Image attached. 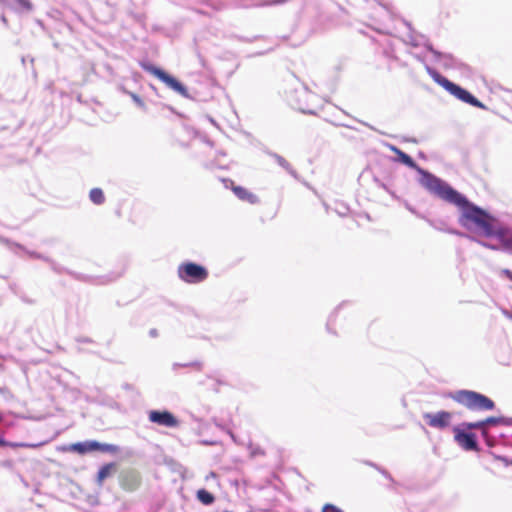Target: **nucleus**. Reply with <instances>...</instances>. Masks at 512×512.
Listing matches in <instances>:
<instances>
[{"label":"nucleus","mask_w":512,"mask_h":512,"mask_svg":"<svg viewBox=\"0 0 512 512\" xmlns=\"http://www.w3.org/2000/svg\"><path fill=\"white\" fill-rule=\"evenodd\" d=\"M434 196L455 205L459 209L458 223L470 233L503 240L505 228L486 209L478 206L448 182L439 188Z\"/></svg>","instance_id":"1"},{"label":"nucleus","mask_w":512,"mask_h":512,"mask_svg":"<svg viewBox=\"0 0 512 512\" xmlns=\"http://www.w3.org/2000/svg\"><path fill=\"white\" fill-rule=\"evenodd\" d=\"M0 243L6 245L11 251H13L15 254H18L17 250H21L25 252L30 258L42 260L50 265V268L52 271H54L56 274H67L70 277H72L74 280L91 284V285H105L111 282L116 281L118 278L121 277V273L111 272L105 275H99V276H93L88 274L79 273L73 270H70L59 263H57L55 260L50 258L49 256H46L42 253H39L37 251H32L24 247L20 243H16L8 238H5L0 235Z\"/></svg>","instance_id":"2"},{"label":"nucleus","mask_w":512,"mask_h":512,"mask_svg":"<svg viewBox=\"0 0 512 512\" xmlns=\"http://www.w3.org/2000/svg\"><path fill=\"white\" fill-rule=\"evenodd\" d=\"M425 70L428 73V75L434 80V82L440 85L450 95L454 96L459 101L466 103L472 107H476L482 110H488V107L483 102H481L475 95H473L469 90L449 80L447 77L443 76L432 66L425 65Z\"/></svg>","instance_id":"3"},{"label":"nucleus","mask_w":512,"mask_h":512,"mask_svg":"<svg viewBox=\"0 0 512 512\" xmlns=\"http://www.w3.org/2000/svg\"><path fill=\"white\" fill-rule=\"evenodd\" d=\"M449 397L470 411H491L495 409V402L491 398L474 390H458L449 393Z\"/></svg>","instance_id":"4"},{"label":"nucleus","mask_w":512,"mask_h":512,"mask_svg":"<svg viewBox=\"0 0 512 512\" xmlns=\"http://www.w3.org/2000/svg\"><path fill=\"white\" fill-rule=\"evenodd\" d=\"M395 161L415 170L420 175L419 184L433 195L445 183V180L420 167L409 154L402 150L396 155Z\"/></svg>","instance_id":"5"},{"label":"nucleus","mask_w":512,"mask_h":512,"mask_svg":"<svg viewBox=\"0 0 512 512\" xmlns=\"http://www.w3.org/2000/svg\"><path fill=\"white\" fill-rule=\"evenodd\" d=\"M289 105L299 112L308 115H316L318 109V97L306 86L301 85L287 93Z\"/></svg>","instance_id":"6"},{"label":"nucleus","mask_w":512,"mask_h":512,"mask_svg":"<svg viewBox=\"0 0 512 512\" xmlns=\"http://www.w3.org/2000/svg\"><path fill=\"white\" fill-rule=\"evenodd\" d=\"M139 65L144 71L158 78L161 82H163L168 88H170L174 92L178 93L184 98H191L188 88L175 76L169 74L164 69L152 64L147 60L140 61Z\"/></svg>","instance_id":"7"},{"label":"nucleus","mask_w":512,"mask_h":512,"mask_svg":"<svg viewBox=\"0 0 512 512\" xmlns=\"http://www.w3.org/2000/svg\"><path fill=\"white\" fill-rule=\"evenodd\" d=\"M23 128V119H18L13 115L0 118V138L8 141L9 145L17 144L24 139L22 135Z\"/></svg>","instance_id":"8"},{"label":"nucleus","mask_w":512,"mask_h":512,"mask_svg":"<svg viewBox=\"0 0 512 512\" xmlns=\"http://www.w3.org/2000/svg\"><path fill=\"white\" fill-rule=\"evenodd\" d=\"M177 274L183 282L189 284L201 283L209 276V272L205 266L192 261L181 263L178 266Z\"/></svg>","instance_id":"9"},{"label":"nucleus","mask_w":512,"mask_h":512,"mask_svg":"<svg viewBox=\"0 0 512 512\" xmlns=\"http://www.w3.org/2000/svg\"><path fill=\"white\" fill-rule=\"evenodd\" d=\"M119 486L128 493L137 491L142 484V475L135 468H123L118 474Z\"/></svg>","instance_id":"10"},{"label":"nucleus","mask_w":512,"mask_h":512,"mask_svg":"<svg viewBox=\"0 0 512 512\" xmlns=\"http://www.w3.org/2000/svg\"><path fill=\"white\" fill-rule=\"evenodd\" d=\"M454 441L465 451L478 452L480 450L477 434L467 431L461 426L453 427Z\"/></svg>","instance_id":"11"},{"label":"nucleus","mask_w":512,"mask_h":512,"mask_svg":"<svg viewBox=\"0 0 512 512\" xmlns=\"http://www.w3.org/2000/svg\"><path fill=\"white\" fill-rule=\"evenodd\" d=\"M148 420L159 426L166 428H176L179 426V419L167 409H153L148 411Z\"/></svg>","instance_id":"12"},{"label":"nucleus","mask_w":512,"mask_h":512,"mask_svg":"<svg viewBox=\"0 0 512 512\" xmlns=\"http://www.w3.org/2000/svg\"><path fill=\"white\" fill-rule=\"evenodd\" d=\"M423 419L427 425L438 430L447 429L452 421V413L446 410H440L436 413L426 412Z\"/></svg>","instance_id":"13"},{"label":"nucleus","mask_w":512,"mask_h":512,"mask_svg":"<svg viewBox=\"0 0 512 512\" xmlns=\"http://www.w3.org/2000/svg\"><path fill=\"white\" fill-rule=\"evenodd\" d=\"M290 0H229L230 6L235 9L262 8L284 5Z\"/></svg>","instance_id":"14"},{"label":"nucleus","mask_w":512,"mask_h":512,"mask_svg":"<svg viewBox=\"0 0 512 512\" xmlns=\"http://www.w3.org/2000/svg\"><path fill=\"white\" fill-rule=\"evenodd\" d=\"M423 47L429 51L436 62H439L446 69H454L458 67V60L450 53H444L434 48L429 40H426Z\"/></svg>","instance_id":"15"},{"label":"nucleus","mask_w":512,"mask_h":512,"mask_svg":"<svg viewBox=\"0 0 512 512\" xmlns=\"http://www.w3.org/2000/svg\"><path fill=\"white\" fill-rule=\"evenodd\" d=\"M223 182L225 183L226 187H228V184L231 185V189H232L233 193L241 201L248 202L250 204H259L260 203V199L256 194L248 191L246 188H244L242 186L235 185L231 179H223Z\"/></svg>","instance_id":"16"},{"label":"nucleus","mask_w":512,"mask_h":512,"mask_svg":"<svg viewBox=\"0 0 512 512\" xmlns=\"http://www.w3.org/2000/svg\"><path fill=\"white\" fill-rule=\"evenodd\" d=\"M117 470V464L115 462H109L103 464L97 471L95 482L98 486H102L104 481L111 477Z\"/></svg>","instance_id":"17"},{"label":"nucleus","mask_w":512,"mask_h":512,"mask_svg":"<svg viewBox=\"0 0 512 512\" xmlns=\"http://www.w3.org/2000/svg\"><path fill=\"white\" fill-rule=\"evenodd\" d=\"M69 450L79 455L96 452V440H86L70 445Z\"/></svg>","instance_id":"18"},{"label":"nucleus","mask_w":512,"mask_h":512,"mask_svg":"<svg viewBox=\"0 0 512 512\" xmlns=\"http://www.w3.org/2000/svg\"><path fill=\"white\" fill-rule=\"evenodd\" d=\"M267 154L272 157L279 166L285 169L292 177L298 179V174L296 170L291 166V164L281 155L276 152L268 151Z\"/></svg>","instance_id":"19"},{"label":"nucleus","mask_w":512,"mask_h":512,"mask_svg":"<svg viewBox=\"0 0 512 512\" xmlns=\"http://www.w3.org/2000/svg\"><path fill=\"white\" fill-rule=\"evenodd\" d=\"M196 499L200 503H202L203 505H206V506L212 505L216 500L214 494L205 488H201V489L197 490Z\"/></svg>","instance_id":"20"},{"label":"nucleus","mask_w":512,"mask_h":512,"mask_svg":"<svg viewBox=\"0 0 512 512\" xmlns=\"http://www.w3.org/2000/svg\"><path fill=\"white\" fill-rule=\"evenodd\" d=\"M34 6L30 0H15L13 11L16 13H28L33 10Z\"/></svg>","instance_id":"21"},{"label":"nucleus","mask_w":512,"mask_h":512,"mask_svg":"<svg viewBox=\"0 0 512 512\" xmlns=\"http://www.w3.org/2000/svg\"><path fill=\"white\" fill-rule=\"evenodd\" d=\"M120 451V447L115 444L101 443L96 440V452L116 454Z\"/></svg>","instance_id":"22"},{"label":"nucleus","mask_w":512,"mask_h":512,"mask_svg":"<svg viewBox=\"0 0 512 512\" xmlns=\"http://www.w3.org/2000/svg\"><path fill=\"white\" fill-rule=\"evenodd\" d=\"M89 199L96 205H102L105 202V195L101 188H93L89 192Z\"/></svg>","instance_id":"23"},{"label":"nucleus","mask_w":512,"mask_h":512,"mask_svg":"<svg viewBox=\"0 0 512 512\" xmlns=\"http://www.w3.org/2000/svg\"><path fill=\"white\" fill-rule=\"evenodd\" d=\"M481 437L485 444L490 448L495 447L498 444V438L491 434L488 429H482Z\"/></svg>","instance_id":"24"},{"label":"nucleus","mask_w":512,"mask_h":512,"mask_svg":"<svg viewBox=\"0 0 512 512\" xmlns=\"http://www.w3.org/2000/svg\"><path fill=\"white\" fill-rule=\"evenodd\" d=\"M347 304L346 301H343L341 304H339L335 309L334 311L330 314L328 320H327V323H326V329L329 333H332V334H336L335 331L332 330V326L334 325V322H335V319H336V315L339 311V309H341L343 306H345Z\"/></svg>","instance_id":"25"},{"label":"nucleus","mask_w":512,"mask_h":512,"mask_svg":"<svg viewBox=\"0 0 512 512\" xmlns=\"http://www.w3.org/2000/svg\"><path fill=\"white\" fill-rule=\"evenodd\" d=\"M180 367H183V368H185V367H192V368H195L198 371H201L202 368H203V363L201 361H198V360L187 362V363L175 362L172 365V370L176 371Z\"/></svg>","instance_id":"26"},{"label":"nucleus","mask_w":512,"mask_h":512,"mask_svg":"<svg viewBox=\"0 0 512 512\" xmlns=\"http://www.w3.org/2000/svg\"><path fill=\"white\" fill-rule=\"evenodd\" d=\"M425 221L434 229H436L438 231H442V232H447L448 226L444 220H441V219L434 220V219H430V218L426 217Z\"/></svg>","instance_id":"27"},{"label":"nucleus","mask_w":512,"mask_h":512,"mask_svg":"<svg viewBox=\"0 0 512 512\" xmlns=\"http://www.w3.org/2000/svg\"><path fill=\"white\" fill-rule=\"evenodd\" d=\"M482 421H483L484 429H488V430L490 427L502 425L501 416H489V417L483 419Z\"/></svg>","instance_id":"28"},{"label":"nucleus","mask_w":512,"mask_h":512,"mask_svg":"<svg viewBox=\"0 0 512 512\" xmlns=\"http://www.w3.org/2000/svg\"><path fill=\"white\" fill-rule=\"evenodd\" d=\"M405 25L409 28V34H408V41H406V43L410 44L411 46L413 47H419V46H423V44L425 43L424 42H420L414 35H413V29H412V25L411 23L409 22H405Z\"/></svg>","instance_id":"29"},{"label":"nucleus","mask_w":512,"mask_h":512,"mask_svg":"<svg viewBox=\"0 0 512 512\" xmlns=\"http://www.w3.org/2000/svg\"><path fill=\"white\" fill-rule=\"evenodd\" d=\"M458 426H461L462 428H464L467 431L478 429L481 432L482 429H484L482 420L475 421V422H462Z\"/></svg>","instance_id":"30"},{"label":"nucleus","mask_w":512,"mask_h":512,"mask_svg":"<svg viewBox=\"0 0 512 512\" xmlns=\"http://www.w3.org/2000/svg\"><path fill=\"white\" fill-rule=\"evenodd\" d=\"M124 93H126L127 95H129L131 97V99L137 105V107H139L140 109H142L144 111L147 110L146 104L144 103V101L142 100V98L139 95H137L136 93L130 92V91H126V90H124Z\"/></svg>","instance_id":"31"},{"label":"nucleus","mask_w":512,"mask_h":512,"mask_svg":"<svg viewBox=\"0 0 512 512\" xmlns=\"http://www.w3.org/2000/svg\"><path fill=\"white\" fill-rule=\"evenodd\" d=\"M401 203L404 205V207L410 212L412 213L413 215H415L416 217L420 218V219H423L425 220L426 219V215L419 212L414 206H412L407 200H401Z\"/></svg>","instance_id":"32"},{"label":"nucleus","mask_w":512,"mask_h":512,"mask_svg":"<svg viewBox=\"0 0 512 512\" xmlns=\"http://www.w3.org/2000/svg\"><path fill=\"white\" fill-rule=\"evenodd\" d=\"M197 3L210 7L215 11H221L225 8L222 3H215L213 0H197Z\"/></svg>","instance_id":"33"},{"label":"nucleus","mask_w":512,"mask_h":512,"mask_svg":"<svg viewBox=\"0 0 512 512\" xmlns=\"http://www.w3.org/2000/svg\"><path fill=\"white\" fill-rule=\"evenodd\" d=\"M448 234H451V235H456V236H459V237H465L467 239H470V240H476V237L473 236V235H470V234H467L465 232H462V231H459L455 228H447V232Z\"/></svg>","instance_id":"34"},{"label":"nucleus","mask_w":512,"mask_h":512,"mask_svg":"<svg viewBox=\"0 0 512 512\" xmlns=\"http://www.w3.org/2000/svg\"><path fill=\"white\" fill-rule=\"evenodd\" d=\"M322 512H344V511L334 504L326 503L322 507Z\"/></svg>","instance_id":"35"},{"label":"nucleus","mask_w":512,"mask_h":512,"mask_svg":"<svg viewBox=\"0 0 512 512\" xmlns=\"http://www.w3.org/2000/svg\"><path fill=\"white\" fill-rule=\"evenodd\" d=\"M503 244V249L512 254V236L510 238H505L503 236V240H499Z\"/></svg>","instance_id":"36"},{"label":"nucleus","mask_w":512,"mask_h":512,"mask_svg":"<svg viewBox=\"0 0 512 512\" xmlns=\"http://www.w3.org/2000/svg\"><path fill=\"white\" fill-rule=\"evenodd\" d=\"M4 447H11V448L35 447V445L24 443V442H10V441H7V444H4Z\"/></svg>","instance_id":"37"},{"label":"nucleus","mask_w":512,"mask_h":512,"mask_svg":"<svg viewBox=\"0 0 512 512\" xmlns=\"http://www.w3.org/2000/svg\"><path fill=\"white\" fill-rule=\"evenodd\" d=\"M490 454L496 459V460H499L501 462H503L506 466L508 465H512V459L508 458L507 456H503V455H498V454H495L494 452H490Z\"/></svg>","instance_id":"38"},{"label":"nucleus","mask_w":512,"mask_h":512,"mask_svg":"<svg viewBox=\"0 0 512 512\" xmlns=\"http://www.w3.org/2000/svg\"><path fill=\"white\" fill-rule=\"evenodd\" d=\"M496 437L498 438V443H503L505 446L512 447V441L509 439V437L506 434L500 433Z\"/></svg>","instance_id":"39"},{"label":"nucleus","mask_w":512,"mask_h":512,"mask_svg":"<svg viewBox=\"0 0 512 512\" xmlns=\"http://www.w3.org/2000/svg\"><path fill=\"white\" fill-rule=\"evenodd\" d=\"M260 37L261 36H253L252 38H249V37L240 36V35L234 36V38L237 39L238 41L246 42V43L254 42L255 40L259 39Z\"/></svg>","instance_id":"40"},{"label":"nucleus","mask_w":512,"mask_h":512,"mask_svg":"<svg viewBox=\"0 0 512 512\" xmlns=\"http://www.w3.org/2000/svg\"><path fill=\"white\" fill-rule=\"evenodd\" d=\"M474 241H475L476 243H478L479 245H481V246H483V247H486V248H488V249H491V250H497V249H498V247H497L496 245L491 244V243H489V242H486V241H484V240H481V239H477V238H476V240H474Z\"/></svg>","instance_id":"41"},{"label":"nucleus","mask_w":512,"mask_h":512,"mask_svg":"<svg viewBox=\"0 0 512 512\" xmlns=\"http://www.w3.org/2000/svg\"><path fill=\"white\" fill-rule=\"evenodd\" d=\"M377 471L380 474H382L386 479H388L390 482H392V483L395 482V480L392 477V475L390 474V472L388 470H386L385 468H383L382 466H380V468Z\"/></svg>","instance_id":"42"},{"label":"nucleus","mask_w":512,"mask_h":512,"mask_svg":"<svg viewBox=\"0 0 512 512\" xmlns=\"http://www.w3.org/2000/svg\"><path fill=\"white\" fill-rule=\"evenodd\" d=\"M373 181L379 188H382L386 192L389 191V187L387 186V184L380 180L378 177L374 176Z\"/></svg>","instance_id":"43"},{"label":"nucleus","mask_w":512,"mask_h":512,"mask_svg":"<svg viewBox=\"0 0 512 512\" xmlns=\"http://www.w3.org/2000/svg\"><path fill=\"white\" fill-rule=\"evenodd\" d=\"M410 54L420 63L424 64L425 65H428L426 63V60H425V56L423 54H420V53H412L410 52Z\"/></svg>","instance_id":"44"},{"label":"nucleus","mask_w":512,"mask_h":512,"mask_svg":"<svg viewBox=\"0 0 512 512\" xmlns=\"http://www.w3.org/2000/svg\"><path fill=\"white\" fill-rule=\"evenodd\" d=\"M75 340L78 343H94L93 339H91L89 337H85V336L76 337Z\"/></svg>","instance_id":"45"},{"label":"nucleus","mask_w":512,"mask_h":512,"mask_svg":"<svg viewBox=\"0 0 512 512\" xmlns=\"http://www.w3.org/2000/svg\"><path fill=\"white\" fill-rule=\"evenodd\" d=\"M14 1L15 0H0V5L4 6V7H7L9 9H13V5H14Z\"/></svg>","instance_id":"46"},{"label":"nucleus","mask_w":512,"mask_h":512,"mask_svg":"<svg viewBox=\"0 0 512 512\" xmlns=\"http://www.w3.org/2000/svg\"><path fill=\"white\" fill-rule=\"evenodd\" d=\"M503 426H512V417L501 415Z\"/></svg>","instance_id":"47"},{"label":"nucleus","mask_w":512,"mask_h":512,"mask_svg":"<svg viewBox=\"0 0 512 512\" xmlns=\"http://www.w3.org/2000/svg\"><path fill=\"white\" fill-rule=\"evenodd\" d=\"M501 275L508 278L510 281H512V271L508 268H504L501 270Z\"/></svg>","instance_id":"48"},{"label":"nucleus","mask_w":512,"mask_h":512,"mask_svg":"<svg viewBox=\"0 0 512 512\" xmlns=\"http://www.w3.org/2000/svg\"><path fill=\"white\" fill-rule=\"evenodd\" d=\"M386 146L389 148L390 151H392L395 155H397L399 153V151H401L400 148H398L397 146L393 145V144H386Z\"/></svg>","instance_id":"49"},{"label":"nucleus","mask_w":512,"mask_h":512,"mask_svg":"<svg viewBox=\"0 0 512 512\" xmlns=\"http://www.w3.org/2000/svg\"><path fill=\"white\" fill-rule=\"evenodd\" d=\"M9 289L11 290L12 293H14L15 295H19V291H18V286L16 283H10L9 284Z\"/></svg>","instance_id":"50"},{"label":"nucleus","mask_w":512,"mask_h":512,"mask_svg":"<svg viewBox=\"0 0 512 512\" xmlns=\"http://www.w3.org/2000/svg\"><path fill=\"white\" fill-rule=\"evenodd\" d=\"M363 463L374 468L375 470H378L380 468V465H378L375 462L369 461V460H365Z\"/></svg>","instance_id":"51"},{"label":"nucleus","mask_w":512,"mask_h":512,"mask_svg":"<svg viewBox=\"0 0 512 512\" xmlns=\"http://www.w3.org/2000/svg\"><path fill=\"white\" fill-rule=\"evenodd\" d=\"M359 123H361L362 125L368 127L369 129L373 130V131H376V132H380L379 130H377L373 125L367 123V122H364L362 120H357Z\"/></svg>","instance_id":"52"},{"label":"nucleus","mask_w":512,"mask_h":512,"mask_svg":"<svg viewBox=\"0 0 512 512\" xmlns=\"http://www.w3.org/2000/svg\"><path fill=\"white\" fill-rule=\"evenodd\" d=\"M387 193H389L393 199L401 202L402 199L390 188H389V191H387Z\"/></svg>","instance_id":"53"},{"label":"nucleus","mask_w":512,"mask_h":512,"mask_svg":"<svg viewBox=\"0 0 512 512\" xmlns=\"http://www.w3.org/2000/svg\"><path fill=\"white\" fill-rule=\"evenodd\" d=\"M149 336L155 338L158 336V330L156 328H152L149 330Z\"/></svg>","instance_id":"54"},{"label":"nucleus","mask_w":512,"mask_h":512,"mask_svg":"<svg viewBox=\"0 0 512 512\" xmlns=\"http://www.w3.org/2000/svg\"><path fill=\"white\" fill-rule=\"evenodd\" d=\"M194 11L199 14V15H203V16H210V14L205 11V10H202V9H194Z\"/></svg>","instance_id":"55"},{"label":"nucleus","mask_w":512,"mask_h":512,"mask_svg":"<svg viewBox=\"0 0 512 512\" xmlns=\"http://www.w3.org/2000/svg\"><path fill=\"white\" fill-rule=\"evenodd\" d=\"M204 166H205V168H207V169H214V168L216 167V164H215V162H214V161H211V162H209V163H205V165H204Z\"/></svg>","instance_id":"56"},{"label":"nucleus","mask_w":512,"mask_h":512,"mask_svg":"<svg viewBox=\"0 0 512 512\" xmlns=\"http://www.w3.org/2000/svg\"><path fill=\"white\" fill-rule=\"evenodd\" d=\"M0 20H1V22H2L5 26H8V19L6 18V16H5V15H3V14H2V15L0 16Z\"/></svg>","instance_id":"57"},{"label":"nucleus","mask_w":512,"mask_h":512,"mask_svg":"<svg viewBox=\"0 0 512 512\" xmlns=\"http://www.w3.org/2000/svg\"><path fill=\"white\" fill-rule=\"evenodd\" d=\"M4 444H7V440L4 438L3 435H0V446L4 447Z\"/></svg>","instance_id":"58"},{"label":"nucleus","mask_w":512,"mask_h":512,"mask_svg":"<svg viewBox=\"0 0 512 512\" xmlns=\"http://www.w3.org/2000/svg\"><path fill=\"white\" fill-rule=\"evenodd\" d=\"M21 299H22L24 302L28 303V304H32V303H33V300L28 299V297L21 296Z\"/></svg>","instance_id":"59"},{"label":"nucleus","mask_w":512,"mask_h":512,"mask_svg":"<svg viewBox=\"0 0 512 512\" xmlns=\"http://www.w3.org/2000/svg\"><path fill=\"white\" fill-rule=\"evenodd\" d=\"M203 141L208 144L209 146H213V141H211L210 139H208L207 137H204Z\"/></svg>","instance_id":"60"},{"label":"nucleus","mask_w":512,"mask_h":512,"mask_svg":"<svg viewBox=\"0 0 512 512\" xmlns=\"http://www.w3.org/2000/svg\"><path fill=\"white\" fill-rule=\"evenodd\" d=\"M405 141L412 142V143H417V139L416 138H405Z\"/></svg>","instance_id":"61"},{"label":"nucleus","mask_w":512,"mask_h":512,"mask_svg":"<svg viewBox=\"0 0 512 512\" xmlns=\"http://www.w3.org/2000/svg\"><path fill=\"white\" fill-rule=\"evenodd\" d=\"M123 388L126 389V390H130L132 388V386H131V384L125 383L123 385Z\"/></svg>","instance_id":"62"},{"label":"nucleus","mask_w":512,"mask_h":512,"mask_svg":"<svg viewBox=\"0 0 512 512\" xmlns=\"http://www.w3.org/2000/svg\"><path fill=\"white\" fill-rule=\"evenodd\" d=\"M215 384H217L219 386V385H224L226 383L224 381H222L221 379H216V383Z\"/></svg>","instance_id":"63"},{"label":"nucleus","mask_w":512,"mask_h":512,"mask_svg":"<svg viewBox=\"0 0 512 512\" xmlns=\"http://www.w3.org/2000/svg\"><path fill=\"white\" fill-rule=\"evenodd\" d=\"M505 315H507L510 319H512V312L504 311Z\"/></svg>","instance_id":"64"}]
</instances>
